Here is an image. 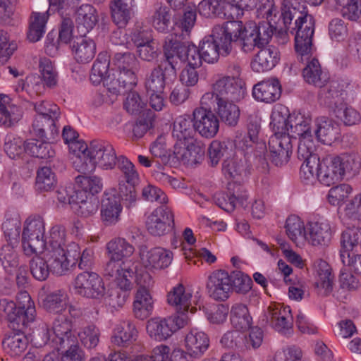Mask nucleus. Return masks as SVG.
Returning <instances> with one entry per match:
<instances>
[{
    "label": "nucleus",
    "mask_w": 361,
    "mask_h": 361,
    "mask_svg": "<svg viewBox=\"0 0 361 361\" xmlns=\"http://www.w3.org/2000/svg\"><path fill=\"white\" fill-rule=\"evenodd\" d=\"M282 23L286 26L295 19L297 32L295 36V51L305 55L310 51L312 38L314 32L313 17L307 14L302 0H283L281 15Z\"/></svg>",
    "instance_id": "nucleus-1"
},
{
    "label": "nucleus",
    "mask_w": 361,
    "mask_h": 361,
    "mask_svg": "<svg viewBox=\"0 0 361 361\" xmlns=\"http://www.w3.org/2000/svg\"><path fill=\"white\" fill-rule=\"evenodd\" d=\"M0 314L8 321L11 329L22 331L35 321L36 310L29 293L20 291L16 295V303L6 300L0 302Z\"/></svg>",
    "instance_id": "nucleus-2"
},
{
    "label": "nucleus",
    "mask_w": 361,
    "mask_h": 361,
    "mask_svg": "<svg viewBox=\"0 0 361 361\" xmlns=\"http://www.w3.org/2000/svg\"><path fill=\"white\" fill-rule=\"evenodd\" d=\"M312 118L301 114H289L288 109L283 106H275L271 114V126L286 132L290 138L302 139L312 137L310 123Z\"/></svg>",
    "instance_id": "nucleus-3"
},
{
    "label": "nucleus",
    "mask_w": 361,
    "mask_h": 361,
    "mask_svg": "<svg viewBox=\"0 0 361 361\" xmlns=\"http://www.w3.org/2000/svg\"><path fill=\"white\" fill-rule=\"evenodd\" d=\"M357 165L353 154H328L319 160L317 179L322 184L330 186L341 181L346 173L353 171Z\"/></svg>",
    "instance_id": "nucleus-4"
},
{
    "label": "nucleus",
    "mask_w": 361,
    "mask_h": 361,
    "mask_svg": "<svg viewBox=\"0 0 361 361\" xmlns=\"http://www.w3.org/2000/svg\"><path fill=\"white\" fill-rule=\"evenodd\" d=\"M164 54L165 58L173 62L174 68H176L178 63L177 59L187 63V66L196 68L200 67L203 61L202 53L198 47L192 44L173 39L172 35L165 40Z\"/></svg>",
    "instance_id": "nucleus-5"
},
{
    "label": "nucleus",
    "mask_w": 361,
    "mask_h": 361,
    "mask_svg": "<svg viewBox=\"0 0 361 361\" xmlns=\"http://www.w3.org/2000/svg\"><path fill=\"white\" fill-rule=\"evenodd\" d=\"M247 7L245 0H202L197 9L205 18L227 16L234 19L243 16Z\"/></svg>",
    "instance_id": "nucleus-6"
},
{
    "label": "nucleus",
    "mask_w": 361,
    "mask_h": 361,
    "mask_svg": "<svg viewBox=\"0 0 361 361\" xmlns=\"http://www.w3.org/2000/svg\"><path fill=\"white\" fill-rule=\"evenodd\" d=\"M49 269L53 274L63 276L76 266L80 257V246L75 242H69L66 250L44 251Z\"/></svg>",
    "instance_id": "nucleus-7"
},
{
    "label": "nucleus",
    "mask_w": 361,
    "mask_h": 361,
    "mask_svg": "<svg viewBox=\"0 0 361 361\" xmlns=\"http://www.w3.org/2000/svg\"><path fill=\"white\" fill-rule=\"evenodd\" d=\"M44 232L45 224L41 216L29 217L25 221L22 234V244L26 255L40 252L44 250Z\"/></svg>",
    "instance_id": "nucleus-8"
},
{
    "label": "nucleus",
    "mask_w": 361,
    "mask_h": 361,
    "mask_svg": "<svg viewBox=\"0 0 361 361\" xmlns=\"http://www.w3.org/2000/svg\"><path fill=\"white\" fill-rule=\"evenodd\" d=\"M188 322V318L186 315H175L167 318L155 317L147 322L146 329L151 338L162 341L184 327Z\"/></svg>",
    "instance_id": "nucleus-9"
},
{
    "label": "nucleus",
    "mask_w": 361,
    "mask_h": 361,
    "mask_svg": "<svg viewBox=\"0 0 361 361\" xmlns=\"http://www.w3.org/2000/svg\"><path fill=\"white\" fill-rule=\"evenodd\" d=\"M116 164L123 178L119 181V195L124 202L130 205L137 200L135 184L138 182L139 174L134 164L124 156L118 157Z\"/></svg>",
    "instance_id": "nucleus-10"
},
{
    "label": "nucleus",
    "mask_w": 361,
    "mask_h": 361,
    "mask_svg": "<svg viewBox=\"0 0 361 361\" xmlns=\"http://www.w3.org/2000/svg\"><path fill=\"white\" fill-rule=\"evenodd\" d=\"M71 322L64 317L59 316L54 322L52 329L42 328V344L49 345L54 349L60 350L66 340L77 338L71 331ZM40 345L42 343L39 344Z\"/></svg>",
    "instance_id": "nucleus-11"
},
{
    "label": "nucleus",
    "mask_w": 361,
    "mask_h": 361,
    "mask_svg": "<svg viewBox=\"0 0 361 361\" xmlns=\"http://www.w3.org/2000/svg\"><path fill=\"white\" fill-rule=\"evenodd\" d=\"M240 30L238 20L227 21L222 25L214 27L210 37L213 38L222 56L226 57L231 54L233 44L237 42Z\"/></svg>",
    "instance_id": "nucleus-12"
},
{
    "label": "nucleus",
    "mask_w": 361,
    "mask_h": 361,
    "mask_svg": "<svg viewBox=\"0 0 361 361\" xmlns=\"http://www.w3.org/2000/svg\"><path fill=\"white\" fill-rule=\"evenodd\" d=\"M274 135L269 140L271 161L277 166L286 164L292 154V140L285 131L271 126Z\"/></svg>",
    "instance_id": "nucleus-13"
},
{
    "label": "nucleus",
    "mask_w": 361,
    "mask_h": 361,
    "mask_svg": "<svg viewBox=\"0 0 361 361\" xmlns=\"http://www.w3.org/2000/svg\"><path fill=\"white\" fill-rule=\"evenodd\" d=\"M173 61L165 59L152 69L146 78L145 85L147 92L163 93L166 85L176 78V68Z\"/></svg>",
    "instance_id": "nucleus-14"
},
{
    "label": "nucleus",
    "mask_w": 361,
    "mask_h": 361,
    "mask_svg": "<svg viewBox=\"0 0 361 361\" xmlns=\"http://www.w3.org/2000/svg\"><path fill=\"white\" fill-rule=\"evenodd\" d=\"M73 288L75 293L87 298H99L105 293L102 278L92 271H85L78 274Z\"/></svg>",
    "instance_id": "nucleus-15"
},
{
    "label": "nucleus",
    "mask_w": 361,
    "mask_h": 361,
    "mask_svg": "<svg viewBox=\"0 0 361 361\" xmlns=\"http://www.w3.org/2000/svg\"><path fill=\"white\" fill-rule=\"evenodd\" d=\"M265 316L267 322L280 334L289 336L293 332V319L290 307L271 304L268 307Z\"/></svg>",
    "instance_id": "nucleus-16"
},
{
    "label": "nucleus",
    "mask_w": 361,
    "mask_h": 361,
    "mask_svg": "<svg viewBox=\"0 0 361 361\" xmlns=\"http://www.w3.org/2000/svg\"><path fill=\"white\" fill-rule=\"evenodd\" d=\"M109 261L106 264L108 273H115L116 269L119 267L118 264L129 262L126 260L130 257L133 252V246L127 242L124 238H115L106 244Z\"/></svg>",
    "instance_id": "nucleus-17"
},
{
    "label": "nucleus",
    "mask_w": 361,
    "mask_h": 361,
    "mask_svg": "<svg viewBox=\"0 0 361 361\" xmlns=\"http://www.w3.org/2000/svg\"><path fill=\"white\" fill-rule=\"evenodd\" d=\"M174 224L172 211L166 206L155 209L147 217L146 228L152 235L161 236L171 230Z\"/></svg>",
    "instance_id": "nucleus-18"
},
{
    "label": "nucleus",
    "mask_w": 361,
    "mask_h": 361,
    "mask_svg": "<svg viewBox=\"0 0 361 361\" xmlns=\"http://www.w3.org/2000/svg\"><path fill=\"white\" fill-rule=\"evenodd\" d=\"M195 131L206 138L214 137L219 129V120L212 110L196 108L192 113Z\"/></svg>",
    "instance_id": "nucleus-19"
},
{
    "label": "nucleus",
    "mask_w": 361,
    "mask_h": 361,
    "mask_svg": "<svg viewBox=\"0 0 361 361\" xmlns=\"http://www.w3.org/2000/svg\"><path fill=\"white\" fill-rule=\"evenodd\" d=\"M205 152L204 145L196 140L176 142L173 155L176 159L183 164L192 166L199 163Z\"/></svg>",
    "instance_id": "nucleus-20"
},
{
    "label": "nucleus",
    "mask_w": 361,
    "mask_h": 361,
    "mask_svg": "<svg viewBox=\"0 0 361 361\" xmlns=\"http://www.w3.org/2000/svg\"><path fill=\"white\" fill-rule=\"evenodd\" d=\"M90 153L94 157L99 167L104 170L113 169L117 157L113 145L106 140H94L90 143Z\"/></svg>",
    "instance_id": "nucleus-21"
},
{
    "label": "nucleus",
    "mask_w": 361,
    "mask_h": 361,
    "mask_svg": "<svg viewBox=\"0 0 361 361\" xmlns=\"http://www.w3.org/2000/svg\"><path fill=\"white\" fill-rule=\"evenodd\" d=\"M230 274L224 270L213 271L208 278L207 290L209 295L216 300L224 301L231 290Z\"/></svg>",
    "instance_id": "nucleus-22"
},
{
    "label": "nucleus",
    "mask_w": 361,
    "mask_h": 361,
    "mask_svg": "<svg viewBox=\"0 0 361 361\" xmlns=\"http://www.w3.org/2000/svg\"><path fill=\"white\" fill-rule=\"evenodd\" d=\"M312 40L311 41L310 51L302 55V53L298 52L301 56V61H307V65L304 68L302 75L305 80L309 84L313 85L315 87L322 88L325 84L329 81V74L322 70L319 61L312 58Z\"/></svg>",
    "instance_id": "nucleus-23"
},
{
    "label": "nucleus",
    "mask_w": 361,
    "mask_h": 361,
    "mask_svg": "<svg viewBox=\"0 0 361 361\" xmlns=\"http://www.w3.org/2000/svg\"><path fill=\"white\" fill-rule=\"evenodd\" d=\"M212 89L217 97L224 100H240L244 96V90L238 78L224 76L215 81Z\"/></svg>",
    "instance_id": "nucleus-24"
},
{
    "label": "nucleus",
    "mask_w": 361,
    "mask_h": 361,
    "mask_svg": "<svg viewBox=\"0 0 361 361\" xmlns=\"http://www.w3.org/2000/svg\"><path fill=\"white\" fill-rule=\"evenodd\" d=\"M115 192H104L102 200L101 219L105 226L115 225L120 220L122 206Z\"/></svg>",
    "instance_id": "nucleus-25"
},
{
    "label": "nucleus",
    "mask_w": 361,
    "mask_h": 361,
    "mask_svg": "<svg viewBox=\"0 0 361 361\" xmlns=\"http://www.w3.org/2000/svg\"><path fill=\"white\" fill-rule=\"evenodd\" d=\"M192 292L186 290L181 283L173 287L167 295L168 303L173 307L175 310L180 312V315H185L190 310L191 313L196 311V307H191Z\"/></svg>",
    "instance_id": "nucleus-26"
},
{
    "label": "nucleus",
    "mask_w": 361,
    "mask_h": 361,
    "mask_svg": "<svg viewBox=\"0 0 361 361\" xmlns=\"http://www.w3.org/2000/svg\"><path fill=\"white\" fill-rule=\"evenodd\" d=\"M281 94V86L276 78H269L259 82L253 87L254 98L265 103H271L278 100Z\"/></svg>",
    "instance_id": "nucleus-27"
},
{
    "label": "nucleus",
    "mask_w": 361,
    "mask_h": 361,
    "mask_svg": "<svg viewBox=\"0 0 361 361\" xmlns=\"http://www.w3.org/2000/svg\"><path fill=\"white\" fill-rule=\"evenodd\" d=\"M279 52L274 47L261 49L251 61L252 69L257 73L271 70L279 61Z\"/></svg>",
    "instance_id": "nucleus-28"
},
{
    "label": "nucleus",
    "mask_w": 361,
    "mask_h": 361,
    "mask_svg": "<svg viewBox=\"0 0 361 361\" xmlns=\"http://www.w3.org/2000/svg\"><path fill=\"white\" fill-rule=\"evenodd\" d=\"M247 136L237 137L234 141L236 149L252 152V147L258 139L260 130V118L256 114H250L247 118Z\"/></svg>",
    "instance_id": "nucleus-29"
},
{
    "label": "nucleus",
    "mask_w": 361,
    "mask_h": 361,
    "mask_svg": "<svg viewBox=\"0 0 361 361\" xmlns=\"http://www.w3.org/2000/svg\"><path fill=\"white\" fill-rule=\"evenodd\" d=\"M314 135L320 142L331 145L338 139V125L331 118L319 117L315 120Z\"/></svg>",
    "instance_id": "nucleus-30"
},
{
    "label": "nucleus",
    "mask_w": 361,
    "mask_h": 361,
    "mask_svg": "<svg viewBox=\"0 0 361 361\" xmlns=\"http://www.w3.org/2000/svg\"><path fill=\"white\" fill-rule=\"evenodd\" d=\"M307 239L312 245H326L332 237L330 224L327 221L310 222L307 225Z\"/></svg>",
    "instance_id": "nucleus-31"
},
{
    "label": "nucleus",
    "mask_w": 361,
    "mask_h": 361,
    "mask_svg": "<svg viewBox=\"0 0 361 361\" xmlns=\"http://www.w3.org/2000/svg\"><path fill=\"white\" fill-rule=\"evenodd\" d=\"M118 267L115 273H108L106 266L104 267V276L112 279L117 287L130 290L133 288L132 280L135 275V265L132 262L118 264Z\"/></svg>",
    "instance_id": "nucleus-32"
},
{
    "label": "nucleus",
    "mask_w": 361,
    "mask_h": 361,
    "mask_svg": "<svg viewBox=\"0 0 361 361\" xmlns=\"http://www.w3.org/2000/svg\"><path fill=\"white\" fill-rule=\"evenodd\" d=\"M78 148L73 161V166L79 173L88 174L93 172L97 162L90 153V145L87 144H75L73 147Z\"/></svg>",
    "instance_id": "nucleus-33"
},
{
    "label": "nucleus",
    "mask_w": 361,
    "mask_h": 361,
    "mask_svg": "<svg viewBox=\"0 0 361 361\" xmlns=\"http://www.w3.org/2000/svg\"><path fill=\"white\" fill-rule=\"evenodd\" d=\"M185 348L193 357L202 356L209 348V338L203 331L192 329L185 338Z\"/></svg>",
    "instance_id": "nucleus-34"
},
{
    "label": "nucleus",
    "mask_w": 361,
    "mask_h": 361,
    "mask_svg": "<svg viewBox=\"0 0 361 361\" xmlns=\"http://www.w3.org/2000/svg\"><path fill=\"white\" fill-rule=\"evenodd\" d=\"M238 101L221 99L214 109L220 121L227 126L235 127L238 123L240 110L235 103Z\"/></svg>",
    "instance_id": "nucleus-35"
},
{
    "label": "nucleus",
    "mask_w": 361,
    "mask_h": 361,
    "mask_svg": "<svg viewBox=\"0 0 361 361\" xmlns=\"http://www.w3.org/2000/svg\"><path fill=\"white\" fill-rule=\"evenodd\" d=\"M285 229L288 238L298 247L305 245L307 239V229L301 219L296 215L289 216L286 221Z\"/></svg>",
    "instance_id": "nucleus-36"
},
{
    "label": "nucleus",
    "mask_w": 361,
    "mask_h": 361,
    "mask_svg": "<svg viewBox=\"0 0 361 361\" xmlns=\"http://www.w3.org/2000/svg\"><path fill=\"white\" fill-rule=\"evenodd\" d=\"M134 0H113L110 4L113 22L118 27H124L133 15Z\"/></svg>",
    "instance_id": "nucleus-37"
},
{
    "label": "nucleus",
    "mask_w": 361,
    "mask_h": 361,
    "mask_svg": "<svg viewBox=\"0 0 361 361\" xmlns=\"http://www.w3.org/2000/svg\"><path fill=\"white\" fill-rule=\"evenodd\" d=\"M317 279L314 289L317 294L326 296L333 290L334 276L329 264L323 260L318 262L317 267Z\"/></svg>",
    "instance_id": "nucleus-38"
},
{
    "label": "nucleus",
    "mask_w": 361,
    "mask_h": 361,
    "mask_svg": "<svg viewBox=\"0 0 361 361\" xmlns=\"http://www.w3.org/2000/svg\"><path fill=\"white\" fill-rule=\"evenodd\" d=\"M173 252L167 249L157 247L146 255L145 267L154 269H164L169 267L173 260Z\"/></svg>",
    "instance_id": "nucleus-39"
},
{
    "label": "nucleus",
    "mask_w": 361,
    "mask_h": 361,
    "mask_svg": "<svg viewBox=\"0 0 361 361\" xmlns=\"http://www.w3.org/2000/svg\"><path fill=\"white\" fill-rule=\"evenodd\" d=\"M231 325L238 331H246L252 324L248 307L246 305L237 302L231 306L229 311Z\"/></svg>",
    "instance_id": "nucleus-40"
},
{
    "label": "nucleus",
    "mask_w": 361,
    "mask_h": 361,
    "mask_svg": "<svg viewBox=\"0 0 361 361\" xmlns=\"http://www.w3.org/2000/svg\"><path fill=\"white\" fill-rule=\"evenodd\" d=\"M25 329H13L16 332L7 335L2 341L4 351L12 357L20 355L27 347L28 339L23 333Z\"/></svg>",
    "instance_id": "nucleus-41"
},
{
    "label": "nucleus",
    "mask_w": 361,
    "mask_h": 361,
    "mask_svg": "<svg viewBox=\"0 0 361 361\" xmlns=\"http://www.w3.org/2000/svg\"><path fill=\"white\" fill-rule=\"evenodd\" d=\"M72 52L78 63H88L95 55V43L92 39L86 37L78 38L72 45Z\"/></svg>",
    "instance_id": "nucleus-42"
},
{
    "label": "nucleus",
    "mask_w": 361,
    "mask_h": 361,
    "mask_svg": "<svg viewBox=\"0 0 361 361\" xmlns=\"http://www.w3.org/2000/svg\"><path fill=\"white\" fill-rule=\"evenodd\" d=\"M153 299L149 290L137 289L133 302V314L139 319H147L153 310Z\"/></svg>",
    "instance_id": "nucleus-43"
},
{
    "label": "nucleus",
    "mask_w": 361,
    "mask_h": 361,
    "mask_svg": "<svg viewBox=\"0 0 361 361\" xmlns=\"http://www.w3.org/2000/svg\"><path fill=\"white\" fill-rule=\"evenodd\" d=\"M193 127V118L188 115L178 117L173 126L172 136L176 140V142L194 140L195 133Z\"/></svg>",
    "instance_id": "nucleus-44"
},
{
    "label": "nucleus",
    "mask_w": 361,
    "mask_h": 361,
    "mask_svg": "<svg viewBox=\"0 0 361 361\" xmlns=\"http://www.w3.org/2000/svg\"><path fill=\"white\" fill-rule=\"evenodd\" d=\"M360 238L361 229L358 228H348L342 233L340 258L343 264H346V261L350 262V251L357 245Z\"/></svg>",
    "instance_id": "nucleus-45"
},
{
    "label": "nucleus",
    "mask_w": 361,
    "mask_h": 361,
    "mask_svg": "<svg viewBox=\"0 0 361 361\" xmlns=\"http://www.w3.org/2000/svg\"><path fill=\"white\" fill-rule=\"evenodd\" d=\"M34 109L37 114L35 117V127H42L43 121L52 122L59 121L61 115L59 107L50 102L41 101L36 102Z\"/></svg>",
    "instance_id": "nucleus-46"
},
{
    "label": "nucleus",
    "mask_w": 361,
    "mask_h": 361,
    "mask_svg": "<svg viewBox=\"0 0 361 361\" xmlns=\"http://www.w3.org/2000/svg\"><path fill=\"white\" fill-rule=\"evenodd\" d=\"M42 307L48 312L60 313L67 306L68 296L63 290H56L45 295H40Z\"/></svg>",
    "instance_id": "nucleus-47"
},
{
    "label": "nucleus",
    "mask_w": 361,
    "mask_h": 361,
    "mask_svg": "<svg viewBox=\"0 0 361 361\" xmlns=\"http://www.w3.org/2000/svg\"><path fill=\"white\" fill-rule=\"evenodd\" d=\"M137 335L135 325L128 321L123 322L114 329L111 343L118 347H123L135 340Z\"/></svg>",
    "instance_id": "nucleus-48"
},
{
    "label": "nucleus",
    "mask_w": 361,
    "mask_h": 361,
    "mask_svg": "<svg viewBox=\"0 0 361 361\" xmlns=\"http://www.w3.org/2000/svg\"><path fill=\"white\" fill-rule=\"evenodd\" d=\"M343 85L337 81H331L319 91V97L329 106L338 108L343 102Z\"/></svg>",
    "instance_id": "nucleus-49"
},
{
    "label": "nucleus",
    "mask_w": 361,
    "mask_h": 361,
    "mask_svg": "<svg viewBox=\"0 0 361 361\" xmlns=\"http://www.w3.org/2000/svg\"><path fill=\"white\" fill-rule=\"evenodd\" d=\"M68 243L65 228L61 225H55L49 231L44 249V251L63 250L67 248Z\"/></svg>",
    "instance_id": "nucleus-50"
},
{
    "label": "nucleus",
    "mask_w": 361,
    "mask_h": 361,
    "mask_svg": "<svg viewBox=\"0 0 361 361\" xmlns=\"http://www.w3.org/2000/svg\"><path fill=\"white\" fill-rule=\"evenodd\" d=\"M76 22L78 28H85L84 34L92 30L96 25L98 18L96 9L90 4H82L76 11Z\"/></svg>",
    "instance_id": "nucleus-51"
},
{
    "label": "nucleus",
    "mask_w": 361,
    "mask_h": 361,
    "mask_svg": "<svg viewBox=\"0 0 361 361\" xmlns=\"http://www.w3.org/2000/svg\"><path fill=\"white\" fill-rule=\"evenodd\" d=\"M239 26L240 27V35L237 37V43L240 47L242 51L244 53H250L252 51L255 47H262L261 44H259V40L257 39L255 34H254V30H252L250 25L247 24L244 25L242 21H239Z\"/></svg>",
    "instance_id": "nucleus-52"
},
{
    "label": "nucleus",
    "mask_w": 361,
    "mask_h": 361,
    "mask_svg": "<svg viewBox=\"0 0 361 361\" xmlns=\"http://www.w3.org/2000/svg\"><path fill=\"white\" fill-rule=\"evenodd\" d=\"M48 20L47 11L45 13L33 12L30 18L27 39L35 42L39 41L45 32V26Z\"/></svg>",
    "instance_id": "nucleus-53"
},
{
    "label": "nucleus",
    "mask_w": 361,
    "mask_h": 361,
    "mask_svg": "<svg viewBox=\"0 0 361 361\" xmlns=\"http://www.w3.org/2000/svg\"><path fill=\"white\" fill-rule=\"evenodd\" d=\"M75 185L78 188L75 191L82 192L83 195H87L91 197L101 192L103 188L102 178L97 176L79 175L75 178Z\"/></svg>",
    "instance_id": "nucleus-54"
},
{
    "label": "nucleus",
    "mask_w": 361,
    "mask_h": 361,
    "mask_svg": "<svg viewBox=\"0 0 361 361\" xmlns=\"http://www.w3.org/2000/svg\"><path fill=\"white\" fill-rule=\"evenodd\" d=\"M47 87L41 78L37 75H30L25 80H20L16 85V90L18 92L25 91L31 97L42 94Z\"/></svg>",
    "instance_id": "nucleus-55"
},
{
    "label": "nucleus",
    "mask_w": 361,
    "mask_h": 361,
    "mask_svg": "<svg viewBox=\"0 0 361 361\" xmlns=\"http://www.w3.org/2000/svg\"><path fill=\"white\" fill-rule=\"evenodd\" d=\"M25 152L32 157L39 159H49L53 157L55 151L49 142H43L38 140H30L26 142Z\"/></svg>",
    "instance_id": "nucleus-56"
},
{
    "label": "nucleus",
    "mask_w": 361,
    "mask_h": 361,
    "mask_svg": "<svg viewBox=\"0 0 361 361\" xmlns=\"http://www.w3.org/2000/svg\"><path fill=\"white\" fill-rule=\"evenodd\" d=\"M245 164L239 151L233 157L226 159L223 163L222 171L227 178L238 180L244 171Z\"/></svg>",
    "instance_id": "nucleus-57"
},
{
    "label": "nucleus",
    "mask_w": 361,
    "mask_h": 361,
    "mask_svg": "<svg viewBox=\"0 0 361 361\" xmlns=\"http://www.w3.org/2000/svg\"><path fill=\"white\" fill-rule=\"evenodd\" d=\"M233 145L229 142L214 140L208 149L209 158L212 166H216L221 158H229L233 154Z\"/></svg>",
    "instance_id": "nucleus-58"
},
{
    "label": "nucleus",
    "mask_w": 361,
    "mask_h": 361,
    "mask_svg": "<svg viewBox=\"0 0 361 361\" xmlns=\"http://www.w3.org/2000/svg\"><path fill=\"white\" fill-rule=\"evenodd\" d=\"M78 205L76 212L78 215L87 217L95 214L98 209V201L94 197L83 195L82 192L75 191V201Z\"/></svg>",
    "instance_id": "nucleus-59"
},
{
    "label": "nucleus",
    "mask_w": 361,
    "mask_h": 361,
    "mask_svg": "<svg viewBox=\"0 0 361 361\" xmlns=\"http://www.w3.org/2000/svg\"><path fill=\"white\" fill-rule=\"evenodd\" d=\"M22 116V109L16 105L10 104L9 101L0 105V126L11 127L20 121Z\"/></svg>",
    "instance_id": "nucleus-60"
},
{
    "label": "nucleus",
    "mask_w": 361,
    "mask_h": 361,
    "mask_svg": "<svg viewBox=\"0 0 361 361\" xmlns=\"http://www.w3.org/2000/svg\"><path fill=\"white\" fill-rule=\"evenodd\" d=\"M109 59L106 54H99L92 66L90 79L94 85L104 82L109 72Z\"/></svg>",
    "instance_id": "nucleus-61"
},
{
    "label": "nucleus",
    "mask_w": 361,
    "mask_h": 361,
    "mask_svg": "<svg viewBox=\"0 0 361 361\" xmlns=\"http://www.w3.org/2000/svg\"><path fill=\"white\" fill-rule=\"evenodd\" d=\"M214 199L218 207L227 212H231L235 209L237 204L241 206L244 204V202L247 200V195L240 196L231 192H219L214 195Z\"/></svg>",
    "instance_id": "nucleus-62"
},
{
    "label": "nucleus",
    "mask_w": 361,
    "mask_h": 361,
    "mask_svg": "<svg viewBox=\"0 0 361 361\" xmlns=\"http://www.w3.org/2000/svg\"><path fill=\"white\" fill-rule=\"evenodd\" d=\"M39 70L42 75V80L44 85L50 88H54L58 84V73L49 59L42 58L39 61Z\"/></svg>",
    "instance_id": "nucleus-63"
},
{
    "label": "nucleus",
    "mask_w": 361,
    "mask_h": 361,
    "mask_svg": "<svg viewBox=\"0 0 361 361\" xmlns=\"http://www.w3.org/2000/svg\"><path fill=\"white\" fill-rule=\"evenodd\" d=\"M56 185L54 173L49 167L44 166L37 172L35 188L39 192H48L53 190Z\"/></svg>",
    "instance_id": "nucleus-64"
}]
</instances>
